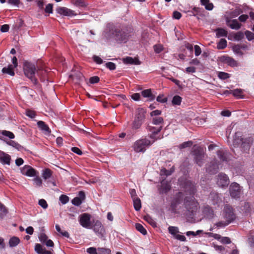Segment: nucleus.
Segmentation results:
<instances>
[{
  "mask_svg": "<svg viewBox=\"0 0 254 254\" xmlns=\"http://www.w3.org/2000/svg\"><path fill=\"white\" fill-rule=\"evenodd\" d=\"M56 11L59 14L64 16H72L76 15L74 11L65 7H57Z\"/></svg>",
  "mask_w": 254,
  "mask_h": 254,
  "instance_id": "15",
  "label": "nucleus"
},
{
  "mask_svg": "<svg viewBox=\"0 0 254 254\" xmlns=\"http://www.w3.org/2000/svg\"><path fill=\"white\" fill-rule=\"evenodd\" d=\"M163 126H160L157 127H154L151 125H148L146 127V129L147 131H161L162 129Z\"/></svg>",
  "mask_w": 254,
  "mask_h": 254,
  "instance_id": "42",
  "label": "nucleus"
},
{
  "mask_svg": "<svg viewBox=\"0 0 254 254\" xmlns=\"http://www.w3.org/2000/svg\"><path fill=\"white\" fill-rule=\"evenodd\" d=\"M35 251L38 254H52L51 251L47 250L45 248H43L39 244L35 245Z\"/></svg>",
  "mask_w": 254,
  "mask_h": 254,
  "instance_id": "26",
  "label": "nucleus"
},
{
  "mask_svg": "<svg viewBox=\"0 0 254 254\" xmlns=\"http://www.w3.org/2000/svg\"><path fill=\"white\" fill-rule=\"evenodd\" d=\"M217 155L221 161L228 162V153L227 152L220 150L217 151Z\"/></svg>",
  "mask_w": 254,
  "mask_h": 254,
  "instance_id": "28",
  "label": "nucleus"
},
{
  "mask_svg": "<svg viewBox=\"0 0 254 254\" xmlns=\"http://www.w3.org/2000/svg\"><path fill=\"white\" fill-rule=\"evenodd\" d=\"M74 4L79 7H84L86 4L83 0H73Z\"/></svg>",
  "mask_w": 254,
  "mask_h": 254,
  "instance_id": "56",
  "label": "nucleus"
},
{
  "mask_svg": "<svg viewBox=\"0 0 254 254\" xmlns=\"http://www.w3.org/2000/svg\"><path fill=\"white\" fill-rule=\"evenodd\" d=\"M231 196L235 198L240 197V187L239 185L236 183L231 184L229 189Z\"/></svg>",
  "mask_w": 254,
  "mask_h": 254,
  "instance_id": "10",
  "label": "nucleus"
},
{
  "mask_svg": "<svg viewBox=\"0 0 254 254\" xmlns=\"http://www.w3.org/2000/svg\"><path fill=\"white\" fill-rule=\"evenodd\" d=\"M48 73L47 69H45L43 67L37 66V75L40 78L41 80L44 81L46 80Z\"/></svg>",
  "mask_w": 254,
  "mask_h": 254,
  "instance_id": "20",
  "label": "nucleus"
},
{
  "mask_svg": "<svg viewBox=\"0 0 254 254\" xmlns=\"http://www.w3.org/2000/svg\"><path fill=\"white\" fill-rule=\"evenodd\" d=\"M20 240L18 237H13L9 241V245L10 247H14L18 245Z\"/></svg>",
  "mask_w": 254,
  "mask_h": 254,
  "instance_id": "39",
  "label": "nucleus"
},
{
  "mask_svg": "<svg viewBox=\"0 0 254 254\" xmlns=\"http://www.w3.org/2000/svg\"><path fill=\"white\" fill-rule=\"evenodd\" d=\"M14 67L11 64L8 65L7 67H4L2 68V71L4 73L8 74L11 76H14L15 73L14 72Z\"/></svg>",
  "mask_w": 254,
  "mask_h": 254,
  "instance_id": "29",
  "label": "nucleus"
},
{
  "mask_svg": "<svg viewBox=\"0 0 254 254\" xmlns=\"http://www.w3.org/2000/svg\"><path fill=\"white\" fill-rule=\"evenodd\" d=\"M106 67L110 70H114L116 69V65L112 62H108L106 64Z\"/></svg>",
  "mask_w": 254,
  "mask_h": 254,
  "instance_id": "63",
  "label": "nucleus"
},
{
  "mask_svg": "<svg viewBox=\"0 0 254 254\" xmlns=\"http://www.w3.org/2000/svg\"><path fill=\"white\" fill-rule=\"evenodd\" d=\"M244 37V33L241 31L237 32L234 35V39L237 41H240Z\"/></svg>",
  "mask_w": 254,
  "mask_h": 254,
  "instance_id": "54",
  "label": "nucleus"
},
{
  "mask_svg": "<svg viewBox=\"0 0 254 254\" xmlns=\"http://www.w3.org/2000/svg\"><path fill=\"white\" fill-rule=\"evenodd\" d=\"M38 204L43 209H46L48 208V205L47 203V201L44 199H40L38 201Z\"/></svg>",
  "mask_w": 254,
  "mask_h": 254,
  "instance_id": "57",
  "label": "nucleus"
},
{
  "mask_svg": "<svg viewBox=\"0 0 254 254\" xmlns=\"http://www.w3.org/2000/svg\"><path fill=\"white\" fill-rule=\"evenodd\" d=\"M203 213L206 216L211 217L213 214V211L210 206L207 205L203 207Z\"/></svg>",
  "mask_w": 254,
  "mask_h": 254,
  "instance_id": "31",
  "label": "nucleus"
},
{
  "mask_svg": "<svg viewBox=\"0 0 254 254\" xmlns=\"http://www.w3.org/2000/svg\"><path fill=\"white\" fill-rule=\"evenodd\" d=\"M23 70L25 75L34 83H37V80L35 77L36 68L35 65L28 62H25L23 64Z\"/></svg>",
  "mask_w": 254,
  "mask_h": 254,
  "instance_id": "4",
  "label": "nucleus"
},
{
  "mask_svg": "<svg viewBox=\"0 0 254 254\" xmlns=\"http://www.w3.org/2000/svg\"><path fill=\"white\" fill-rule=\"evenodd\" d=\"M97 251L98 254H110L111 252L110 249L104 248H98Z\"/></svg>",
  "mask_w": 254,
  "mask_h": 254,
  "instance_id": "48",
  "label": "nucleus"
},
{
  "mask_svg": "<svg viewBox=\"0 0 254 254\" xmlns=\"http://www.w3.org/2000/svg\"><path fill=\"white\" fill-rule=\"evenodd\" d=\"M143 122L137 120L136 119H134L133 121L131 124V128L133 130H137L140 128L142 126Z\"/></svg>",
  "mask_w": 254,
  "mask_h": 254,
  "instance_id": "32",
  "label": "nucleus"
},
{
  "mask_svg": "<svg viewBox=\"0 0 254 254\" xmlns=\"http://www.w3.org/2000/svg\"><path fill=\"white\" fill-rule=\"evenodd\" d=\"M37 126L38 127L46 134H50L51 131L49 127L45 122L42 121H38L37 122Z\"/></svg>",
  "mask_w": 254,
  "mask_h": 254,
  "instance_id": "25",
  "label": "nucleus"
},
{
  "mask_svg": "<svg viewBox=\"0 0 254 254\" xmlns=\"http://www.w3.org/2000/svg\"><path fill=\"white\" fill-rule=\"evenodd\" d=\"M141 95L143 97L148 98L149 101H152L155 98V95L152 94L150 89L143 90L141 92Z\"/></svg>",
  "mask_w": 254,
  "mask_h": 254,
  "instance_id": "27",
  "label": "nucleus"
},
{
  "mask_svg": "<svg viewBox=\"0 0 254 254\" xmlns=\"http://www.w3.org/2000/svg\"><path fill=\"white\" fill-rule=\"evenodd\" d=\"M182 101V98L179 95H175L172 100V104L173 105H180Z\"/></svg>",
  "mask_w": 254,
  "mask_h": 254,
  "instance_id": "41",
  "label": "nucleus"
},
{
  "mask_svg": "<svg viewBox=\"0 0 254 254\" xmlns=\"http://www.w3.org/2000/svg\"><path fill=\"white\" fill-rule=\"evenodd\" d=\"M231 92L233 96L237 98H243L244 97L243 92L242 89H236L233 90H231Z\"/></svg>",
  "mask_w": 254,
  "mask_h": 254,
  "instance_id": "35",
  "label": "nucleus"
},
{
  "mask_svg": "<svg viewBox=\"0 0 254 254\" xmlns=\"http://www.w3.org/2000/svg\"><path fill=\"white\" fill-rule=\"evenodd\" d=\"M6 143L8 145L11 146L18 150H20L22 148V146L13 140L6 141Z\"/></svg>",
  "mask_w": 254,
  "mask_h": 254,
  "instance_id": "44",
  "label": "nucleus"
},
{
  "mask_svg": "<svg viewBox=\"0 0 254 254\" xmlns=\"http://www.w3.org/2000/svg\"><path fill=\"white\" fill-rule=\"evenodd\" d=\"M52 175V171L49 169H45L43 171L42 177L45 180H47L51 178Z\"/></svg>",
  "mask_w": 254,
  "mask_h": 254,
  "instance_id": "40",
  "label": "nucleus"
},
{
  "mask_svg": "<svg viewBox=\"0 0 254 254\" xmlns=\"http://www.w3.org/2000/svg\"><path fill=\"white\" fill-rule=\"evenodd\" d=\"M135 228L136 229L140 232L142 234L145 235L147 234V231L145 230V229L143 227V226L139 224V223H136L135 224Z\"/></svg>",
  "mask_w": 254,
  "mask_h": 254,
  "instance_id": "45",
  "label": "nucleus"
},
{
  "mask_svg": "<svg viewBox=\"0 0 254 254\" xmlns=\"http://www.w3.org/2000/svg\"><path fill=\"white\" fill-rule=\"evenodd\" d=\"M243 139L244 138L242 137V134L240 132H236L233 138V145L235 147H239Z\"/></svg>",
  "mask_w": 254,
  "mask_h": 254,
  "instance_id": "19",
  "label": "nucleus"
},
{
  "mask_svg": "<svg viewBox=\"0 0 254 254\" xmlns=\"http://www.w3.org/2000/svg\"><path fill=\"white\" fill-rule=\"evenodd\" d=\"M171 189L170 183L163 180L161 182V186L159 188V192L160 193H166Z\"/></svg>",
  "mask_w": 254,
  "mask_h": 254,
  "instance_id": "22",
  "label": "nucleus"
},
{
  "mask_svg": "<svg viewBox=\"0 0 254 254\" xmlns=\"http://www.w3.org/2000/svg\"><path fill=\"white\" fill-rule=\"evenodd\" d=\"M87 252L89 254H98V251L95 248L90 247L87 249Z\"/></svg>",
  "mask_w": 254,
  "mask_h": 254,
  "instance_id": "64",
  "label": "nucleus"
},
{
  "mask_svg": "<svg viewBox=\"0 0 254 254\" xmlns=\"http://www.w3.org/2000/svg\"><path fill=\"white\" fill-rule=\"evenodd\" d=\"M79 222L81 226L86 229H91L92 221H91V215L88 213H84L79 216Z\"/></svg>",
  "mask_w": 254,
  "mask_h": 254,
  "instance_id": "7",
  "label": "nucleus"
},
{
  "mask_svg": "<svg viewBox=\"0 0 254 254\" xmlns=\"http://www.w3.org/2000/svg\"><path fill=\"white\" fill-rule=\"evenodd\" d=\"M253 141L254 140L252 137L244 138L241 145L240 146L241 147V150L243 152H248L250 150Z\"/></svg>",
  "mask_w": 254,
  "mask_h": 254,
  "instance_id": "13",
  "label": "nucleus"
},
{
  "mask_svg": "<svg viewBox=\"0 0 254 254\" xmlns=\"http://www.w3.org/2000/svg\"><path fill=\"white\" fill-rule=\"evenodd\" d=\"M109 31L108 32V29H107V31L105 33V36L107 38L115 37L117 41L125 42L128 39L130 35V33L132 31L131 28H129V29L120 30L119 28H116L113 26L109 27Z\"/></svg>",
  "mask_w": 254,
  "mask_h": 254,
  "instance_id": "2",
  "label": "nucleus"
},
{
  "mask_svg": "<svg viewBox=\"0 0 254 254\" xmlns=\"http://www.w3.org/2000/svg\"><path fill=\"white\" fill-rule=\"evenodd\" d=\"M55 227H56V229L57 231V232L60 233L62 236L65 237L66 238H69V234L67 231H62L60 226L58 225H56Z\"/></svg>",
  "mask_w": 254,
  "mask_h": 254,
  "instance_id": "49",
  "label": "nucleus"
},
{
  "mask_svg": "<svg viewBox=\"0 0 254 254\" xmlns=\"http://www.w3.org/2000/svg\"><path fill=\"white\" fill-rule=\"evenodd\" d=\"M45 11L46 13H53V4L51 3L48 4L45 9Z\"/></svg>",
  "mask_w": 254,
  "mask_h": 254,
  "instance_id": "61",
  "label": "nucleus"
},
{
  "mask_svg": "<svg viewBox=\"0 0 254 254\" xmlns=\"http://www.w3.org/2000/svg\"><path fill=\"white\" fill-rule=\"evenodd\" d=\"M145 110L143 108H138L135 111L134 118L144 122L145 118Z\"/></svg>",
  "mask_w": 254,
  "mask_h": 254,
  "instance_id": "18",
  "label": "nucleus"
},
{
  "mask_svg": "<svg viewBox=\"0 0 254 254\" xmlns=\"http://www.w3.org/2000/svg\"><path fill=\"white\" fill-rule=\"evenodd\" d=\"M201 5L205 6V8L208 10H211L213 8V4L209 0H200Z\"/></svg>",
  "mask_w": 254,
  "mask_h": 254,
  "instance_id": "30",
  "label": "nucleus"
},
{
  "mask_svg": "<svg viewBox=\"0 0 254 254\" xmlns=\"http://www.w3.org/2000/svg\"><path fill=\"white\" fill-rule=\"evenodd\" d=\"M226 23L232 29L238 30L241 27V24L237 19L227 20Z\"/></svg>",
  "mask_w": 254,
  "mask_h": 254,
  "instance_id": "24",
  "label": "nucleus"
},
{
  "mask_svg": "<svg viewBox=\"0 0 254 254\" xmlns=\"http://www.w3.org/2000/svg\"><path fill=\"white\" fill-rule=\"evenodd\" d=\"M229 223L226 221H221L215 224V225L218 228H223L227 226Z\"/></svg>",
  "mask_w": 254,
  "mask_h": 254,
  "instance_id": "58",
  "label": "nucleus"
},
{
  "mask_svg": "<svg viewBox=\"0 0 254 254\" xmlns=\"http://www.w3.org/2000/svg\"><path fill=\"white\" fill-rule=\"evenodd\" d=\"M235 215L233 208L230 206H226L224 208V218L229 224L235 219Z\"/></svg>",
  "mask_w": 254,
  "mask_h": 254,
  "instance_id": "9",
  "label": "nucleus"
},
{
  "mask_svg": "<svg viewBox=\"0 0 254 254\" xmlns=\"http://www.w3.org/2000/svg\"><path fill=\"white\" fill-rule=\"evenodd\" d=\"M59 199L63 204H64L68 202L69 197L66 195L62 194L60 196Z\"/></svg>",
  "mask_w": 254,
  "mask_h": 254,
  "instance_id": "55",
  "label": "nucleus"
},
{
  "mask_svg": "<svg viewBox=\"0 0 254 254\" xmlns=\"http://www.w3.org/2000/svg\"><path fill=\"white\" fill-rule=\"evenodd\" d=\"M10 156L0 150V162L3 164L9 165L10 163Z\"/></svg>",
  "mask_w": 254,
  "mask_h": 254,
  "instance_id": "23",
  "label": "nucleus"
},
{
  "mask_svg": "<svg viewBox=\"0 0 254 254\" xmlns=\"http://www.w3.org/2000/svg\"><path fill=\"white\" fill-rule=\"evenodd\" d=\"M184 188L186 195H190L186 196L184 198V205L187 215L190 217L193 216L200 208L198 202L193 196L196 191L195 184L190 181H186Z\"/></svg>",
  "mask_w": 254,
  "mask_h": 254,
  "instance_id": "1",
  "label": "nucleus"
},
{
  "mask_svg": "<svg viewBox=\"0 0 254 254\" xmlns=\"http://www.w3.org/2000/svg\"><path fill=\"white\" fill-rule=\"evenodd\" d=\"M124 62L126 64H140V62L138 60H134L130 57H127L124 59Z\"/></svg>",
  "mask_w": 254,
  "mask_h": 254,
  "instance_id": "33",
  "label": "nucleus"
},
{
  "mask_svg": "<svg viewBox=\"0 0 254 254\" xmlns=\"http://www.w3.org/2000/svg\"><path fill=\"white\" fill-rule=\"evenodd\" d=\"M218 76L220 79L225 80L230 77V74L225 72H219Z\"/></svg>",
  "mask_w": 254,
  "mask_h": 254,
  "instance_id": "51",
  "label": "nucleus"
},
{
  "mask_svg": "<svg viewBox=\"0 0 254 254\" xmlns=\"http://www.w3.org/2000/svg\"><path fill=\"white\" fill-rule=\"evenodd\" d=\"M192 154L194 162L199 167L202 166L207 157L203 150L201 148L197 147L193 149Z\"/></svg>",
  "mask_w": 254,
  "mask_h": 254,
  "instance_id": "5",
  "label": "nucleus"
},
{
  "mask_svg": "<svg viewBox=\"0 0 254 254\" xmlns=\"http://www.w3.org/2000/svg\"><path fill=\"white\" fill-rule=\"evenodd\" d=\"M221 62L228 64L229 66L234 67L239 65L238 63L233 58L228 56H223L220 58Z\"/></svg>",
  "mask_w": 254,
  "mask_h": 254,
  "instance_id": "16",
  "label": "nucleus"
},
{
  "mask_svg": "<svg viewBox=\"0 0 254 254\" xmlns=\"http://www.w3.org/2000/svg\"><path fill=\"white\" fill-rule=\"evenodd\" d=\"M133 206L136 211L140 210L141 207V200L139 198L137 197L133 199Z\"/></svg>",
  "mask_w": 254,
  "mask_h": 254,
  "instance_id": "37",
  "label": "nucleus"
},
{
  "mask_svg": "<svg viewBox=\"0 0 254 254\" xmlns=\"http://www.w3.org/2000/svg\"><path fill=\"white\" fill-rule=\"evenodd\" d=\"M245 34L246 36L247 39L249 41H252L253 40H254V33H253L250 31L247 30L245 31Z\"/></svg>",
  "mask_w": 254,
  "mask_h": 254,
  "instance_id": "53",
  "label": "nucleus"
},
{
  "mask_svg": "<svg viewBox=\"0 0 254 254\" xmlns=\"http://www.w3.org/2000/svg\"><path fill=\"white\" fill-rule=\"evenodd\" d=\"M184 198V194L182 192H179L175 194L171 202V207L175 210L177 206L181 204Z\"/></svg>",
  "mask_w": 254,
  "mask_h": 254,
  "instance_id": "11",
  "label": "nucleus"
},
{
  "mask_svg": "<svg viewBox=\"0 0 254 254\" xmlns=\"http://www.w3.org/2000/svg\"><path fill=\"white\" fill-rule=\"evenodd\" d=\"M208 199L213 205L218 204L221 201L219 194L215 191L211 192L210 193Z\"/></svg>",
  "mask_w": 254,
  "mask_h": 254,
  "instance_id": "17",
  "label": "nucleus"
},
{
  "mask_svg": "<svg viewBox=\"0 0 254 254\" xmlns=\"http://www.w3.org/2000/svg\"><path fill=\"white\" fill-rule=\"evenodd\" d=\"M227 47V41L225 39H221L217 45L218 49L222 50Z\"/></svg>",
  "mask_w": 254,
  "mask_h": 254,
  "instance_id": "43",
  "label": "nucleus"
},
{
  "mask_svg": "<svg viewBox=\"0 0 254 254\" xmlns=\"http://www.w3.org/2000/svg\"><path fill=\"white\" fill-rule=\"evenodd\" d=\"M33 181L35 185L37 187H40L42 184V181L41 178L38 177H36L34 179Z\"/></svg>",
  "mask_w": 254,
  "mask_h": 254,
  "instance_id": "60",
  "label": "nucleus"
},
{
  "mask_svg": "<svg viewBox=\"0 0 254 254\" xmlns=\"http://www.w3.org/2000/svg\"><path fill=\"white\" fill-rule=\"evenodd\" d=\"M160 131H148L149 132L148 136L150 138L149 140L151 141H153V144L157 140L161 139L163 137V135L161 136L159 134Z\"/></svg>",
  "mask_w": 254,
  "mask_h": 254,
  "instance_id": "21",
  "label": "nucleus"
},
{
  "mask_svg": "<svg viewBox=\"0 0 254 254\" xmlns=\"http://www.w3.org/2000/svg\"><path fill=\"white\" fill-rule=\"evenodd\" d=\"M216 37L218 38L221 37H226L228 34L227 31L223 28H217L216 29Z\"/></svg>",
  "mask_w": 254,
  "mask_h": 254,
  "instance_id": "36",
  "label": "nucleus"
},
{
  "mask_svg": "<svg viewBox=\"0 0 254 254\" xmlns=\"http://www.w3.org/2000/svg\"><path fill=\"white\" fill-rule=\"evenodd\" d=\"M206 170V172L209 174H216L219 170V165L216 159H214L209 164H207Z\"/></svg>",
  "mask_w": 254,
  "mask_h": 254,
  "instance_id": "12",
  "label": "nucleus"
},
{
  "mask_svg": "<svg viewBox=\"0 0 254 254\" xmlns=\"http://www.w3.org/2000/svg\"><path fill=\"white\" fill-rule=\"evenodd\" d=\"M71 202L74 205L78 206L82 203V200H81V198L75 197L72 200Z\"/></svg>",
  "mask_w": 254,
  "mask_h": 254,
  "instance_id": "59",
  "label": "nucleus"
},
{
  "mask_svg": "<svg viewBox=\"0 0 254 254\" xmlns=\"http://www.w3.org/2000/svg\"><path fill=\"white\" fill-rule=\"evenodd\" d=\"M192 145V142L191 141H188L186 142H184L183 143L181 144L179 146V148L180 149H183L188 147H190Z\"/></svg>",
  "mask_w": 254,
  "mask_h": 254,
  "instance_id": "52",
  "label": "nucleus"
},
{
  "mask_svg": "<svg viewBox=\"0 0 254 254\" xmlns=\"http://www.w3.org/2000/svg\"><path fill=\"white\" fill-rule=\"evenodd\" d=\"M243 12L241 8H236L234 10L231 12L230 15L232 17H236Z\"/></svg>",
  "mask_w": 254,
  "mask_h": 254,
  "instance_id": "50",
  "label": "nucleus"
},
{
  "mask_svg": "<svg viewBox=\"0 0 254 254\" xmlns=\"http://www.w3.org/2000/svg\"><path fill=\"white\" fill-rule=\"evenodd\" d=\"M96 235L100 238H103L106 234L105 229L101 222L98 220L92 221L91 228Z\"/></svg>",
  "mask_w": 254,
  "mask_h": 254,
  "instance_id": "6",
  "label": "nucleus"
},
{
  "mask_svg": "<svg viewBox=\"0 0 254 254\" xmlns=\"http://www.w3.org/2000/svg\"><path fill=\"white\" fill-rule=\"evenodd\" d=\"M156 100L159 102L164 103L167 101V99L164 97L163 95H159L157 97Z\"/></svg>",
  "mask_w": 254,
  "mask_h": 254,
  "instance_id": "62",
  "label": "nucleus"
},
{
  "mask_svg": "<svg viewBox=\"0 0 254 254\" xmlns=\"http://www.w3.org/2000/svg\"><path fill=\"white\" fill-rule=\"evenodd\" d=\"M216 180L217 185L221 188L228 187L230 183L229 177L226 174L223 173H220L216 176Z\"/></svg>",
  "mask_w": 254,
  "mask_h": 254,
  "instance_id": "8",
  "label": "nucleus"
},
{
  "mask_svg": "<svg viewBox=\"0 0 254 254\" xmlns=\"http://www.w3.org/2000/svg\"><path fill=\"white\" fill-rule=\"evenodd\" d=\"M153 144V141L146 137L138 139L133 144V148L135 152L144 153L146 149Z\"/></svg>",
  "mask_w": 254,
  "mask_h": 254,
  "instance_id": "3",
  "label": "nucleus"
},
{
  "mask_svg": "<svg viewBox=\"0 0 254 254\" xmlns=\"http://www.w3.org/2000/svg\"><path fill=\"white\" fill-rule=\"evenodd\" d=\"M21 173L28 177H34L37 176V172L32 167L25 165L21 169Z\"/></svg>",
  "mask_w": 254,
  "mask_h": 254,
  "instance_id": "14",
  "label": "nucleus"
},
{
  "mask_svg": "<svg viewBox=\"0 0 254 254\" xmlns=\"http://www.w3.org/2000/svg\"><path fill=\"white\" fill-rule=\"evenodd\" d=\"M168 231L169 233L173 235L174 237H175V236L179 232L178 227L174 226H169L168 227Z\"/></svg>",
  "mask_w": 254,
  "mask_h": 254,
  "instance_id": "46",
  "label": "nucleus"
},
{
  "mask_svg": "<svg viewBox=\"0 0 254 254\" xmlns=\"http://www.w3.org/2000/svg\"><path fill=\"white\" fill-rule=\"evenodd\" d=\"M164 123V120L161 117H154L152 118V124L158 126H162Z\"/></svg>",
  "mask_w": 254,
  "mask_h": 254,
  "instance_id": "34",
  "label": "nucleus"
},
{
  "mask_svg": "<svg viewBox=\"0 0 254 254\" xmlns=\"http://www.w3.org/2000/svg\"><path fill=\"white\" fill-rule=\"evenodd\" d=\"M0 133L5 136L8 137L10 139H13L15 137L14 134L11 131L3 130L0 131Z\"/></svg>",
  "mask_w": 254,
  "mask_h": 254,
  "instance_id": "47",
  "label": "nucleus"
},
{
  "mask_svg": "<svg viewBox=\"0 0 254 254\" xmlns=\"http://www.w3.org/2000/svg\"><path fill=\"white\" fill-rule=\"evenodd\" d=\"M143 219L148 223H149L150 225H151L152 227H156L157 226L156 222L149 215H147L146 216H144Z\"/></svg>",
  "mask_w": 254,
  "mask_h": 254,
  "instance_id": "38",
  "label": "nucleus"
}]
</instances>
